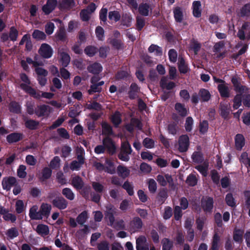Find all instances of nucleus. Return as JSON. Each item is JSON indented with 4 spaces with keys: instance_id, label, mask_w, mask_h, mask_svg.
<instances>
[{
    "instance_id": "nucleus-14",
    "label": "nucleus",
    "mask_w": 250,
    "mask_h": 250,
    "mask_svg": "<svg viewBox=\"0 0 250 250\" xmlns=\"http://www.w3.org/2000/svg\"><path fill=\"white\" fill-rule=\"evenodd\" d=\"M23 133L13 132L9 134L6 137V140L9 144H13L19 142L23 139Z\"/></svg>"
},
{
    "instance_id": "nucleus-30",
    "label": "nucleus",
    "mask_w": 250,
    "mask_h": 250,
    "mask_svg": "<svg viewBox=\"0 0 250 250\" xmlns=\"http://www.w3.org/2000/svg\"><path fill=\"white\" fill-rule=\"evenodd\" d=\"M201 6L200 1H194L192 3L193 15L196 18H199L201 16Z\"/></svg>"
},
{
    "instance_id": "nucleus-59",
    "label": "nucleus",
    "mask_w": 250,
    "mask_h": 250,
    "mask_svg": "<svg viewBox=\"0 0 250 250\" xmlns=\"http://www.w3.org/2000/svg\"><path fill=\"white\" fill-rule=\"evenodd\" d=\"M214 221L218 228H222L223 226L222 222V216L220 212H216L214 215Z\"/></svg>"
},
{
    "instance_id": "nucleus-27",
    "label": "nucleus",
    "mask_w": 250,
    "mask_h": 250,
    "mask_svg": "<svg viewBox=\"0 0 250 250\" xmlns=\"http://www.w3.org/2000/svg\"><path fill=\"white\" fill-rule=\"evenodd\" d=\"M150 6L147 3H141L138 7V11L143 16H147L149 15Z\"/></svg>"
},
{
    "instance_id": "nucleus-5",
    "label": "nucleus",
    "mask_w": 250,
    "mask_h": 250,
    "mask_svg": "<svg viewBox=\"0 0 250 250\" xmlns=\"http://www.w3.org/2000/svg\"><path fill=\"white\" fill-rule=\"evenodd\" d=\"M54 208L60 210H63L67 208L68 205V201L62 196H56L51 201Z\"/></svg>"
},
{
    "instance_id": "nucleus-63",
    "label": "nucleus",
    "mask_w": 250,
    "mask_h": 250,
    "mask_svg": "<svg viewBox=\"0 0 250 250\" xmlns=\"http://www.w3.org/2000/svg\"><path fill=\"white\" fill-rule=\"evenodd\" d=\"M26 167L23 165H21L17 169L18 176L20 178H24L27 175L26 172Z\"/></svg>"
},
{
    "instance_id": "nucleus-22",
    "label": "nucleus",
    "mask_w": 250,
    "mask_h": 250,
    "mask_svg": "<svg viewBox=\"0 0 250 250\" xmlns=\"http://www.w3.org/2000/svg\"><path fill=\"white\" fill-rule=\"evenodd\" d=\"M49 108V106L45 104L38 105L35 110V113L38 117L44 116Z\"/></svg>"
},
{
    "instance_id": "nucleus-54",
    "label": "nucleus",
    "mask_w": 250,
    "mask_h": 250,
    "mask_svg": "<svg viewBox=\"0 0 250 250\" xmlns=\"http://www.w3.org/2000/svg\"><path fill=\"white\" fill-rule=\"evenodd\" d=\"M225 201L228 206L232 208L236 207L235 199L232 193H229L226 195Z\"/></svg>"
},
{
    "instance_id": "nucleus-37",
    "label": "nucleus",
    "mask_w": 250,
    "mask_h": 250,
    "mask_svg": "<svg viewBox=\"0 0 250 250\" xmlns=\"http://www.w3.org/2000/svg\"><path fill=\"white\" fill-rule=\"evenodd\" d=\"M198 179L195 174L191 173L186 179V183L189 187H194L197 184Z\"/></svg>"
},
{
    "instance_id": "nucleus-42",
    "label": "nucleus",
    "mask_w": 250,
    "mask_h": 250,
    "mask_svg": "<svg viewBox=\"0 0 250 250\" xmlns=\"http://www.w3.org/2000/svg\"><path fill=\"white\" fill-rule=\"evenodd\" d=\"M148 51L149 53L155 52V55L158 56H162L163 54V49L162 47L154 44H152L149 46Z\"/></svg>"
},
{
    "instance_id": "nucleus-4",
    "label": "nucleus",
    "mask_w": 250,
    "mask_h": 250,
    "mask_svg": "<svg viewBox=\"0 0 250 250\" xmlns=\"http://www.w3.org/2000/svg\"><path fill=\"white\" fill-rule=\"evenodd\" d=\"M103 144L104 146L105 150L110 155H114L116 151V146L113 140L109 137H105L103 139Z\"/></svg>"
},
{
    "instance_id": "nucleus-55",
    "label": "nucleus",
    "mask_w": 250,
    "mask_h": 250,
    "mask_svg": "<svg viewBox=\"0 0 250 250\" xmlns=\"http://www.w3.org/2000/svg\"><path fill=\"white\" fill-rule=\"evenodd\" d=\"M122 188L126 191L129 196L134 195L133 186L128 181H125L123 185Z\"/></svg>"
},
{
    "instance_id": "nucleus-15",
    "label": "nucleus",
    "mask_w": 250,
    "mask_h": 250,
    "mask_svg": "<svg viewBox=\"0 0 250 250\" xmlns=\"http://www.w3.org/2000/svg\"><path fill=\"white\" fill-rule=\"evenodd\" d=\"M173 16L175 21L181 23L184 20V12L182 7L176 6L173 9Z\"/></svg>"
},
{
    "instance_id": "nucleus-6",
    "label": "nucleus",
    "mask_w": 250,
    "mask_h": 250,
    "mask_svg": "<svg viewBox=\"0 0 250 250\" xmlns=\"http://www.w3.org/2000/svg\"><path fill=\"white\" fill-rule=\"evenodd\" d=\"M214 201L211 197L207 196L206 199L202 198L201 201V206L205 212L211 213L213 208Z\"/></svg>"
},
{
    "instance_id": "nucleus-17",
    "label": "nucleus",
    "mask_w": 250,
    "mask_h": 250,
    "mask_svg": "<svg viewBox=\"0 0 250 250\" xmlns=\"http://www.w3.org/2000/svg\"><path fill=\"white\" fill-rule=\"evenodd\" d=\"M217 89L222 98H229L230 96L229 89L227 83L219 84Z\"/></svg>"
},
{
    "instance_id": "nucleus-38",
    "label": "nucleus",
    "mask_w": 250,
    "mask_h": 250,
    "mask_svg": "<svg viewBox=\"0 0 250 250\" xmlns=\"http://www.w3.org/2000/svg\"><path fill=\"white\" fill-rule=\"evenodd\" d=\"M233 109H237L242 105V102H243L242 94H237L233 99Z\"/></svg>"
},
{
    "instance_id": "nucleus-1",
    "label": "nucleus",
    "mask_w": 250,
    "mask_h": 250,
    "mask_svg": "<svg viewBox=\"0 0 250 250\" xmlns=\"http://www.w3.org/2000/svg\"><path fill=\"white\" fill-rule=\"evenodd\" d=\"M20 86L26 93L29 94L31 96L36 99H40L41 97L51 99L54 96L53 93L50 92H42L41 91L37 92L36 90L31 86L23 84V83H21Z\"/></svg>"
},
{
    "instance_id": "nucleus-19",
    "label": "nucleus",
    "mask_w": 250,
    "mask_h": 250,
    "mask_svg": "<svg viewBox=\"0 0 250 250\" xmlns=\"http://www.w3.org/2000/svg\"><path fill=\"white\" fill-rule=\"evenodd\" d=\"M110 119L114 127H118L122 122V114L119 111H116L111 115Z\"/></svg>"
},
{
    "instance_id": "nucleus-43",
    "label": "nucleus",
    "mask_w": 250,
    "mask_h": 250,
    "mask_svg": "<svg viewBox=\"0 0 250 250\" xmlns=\"http://www.w3.org/2000/svg\"><path fill=\"white\" fill-rule=\"evenodd\" d=\"M132 20V17L129 14H125L122 17V24L129 27L131 25Z\"/></svg>"
},
{
    "instance_id": "nucleus-58",
    "label": "nucleus",
    "mask_w": 250,
    "mask_h": 250,
    "mask_svg": "<svg viewBox=\"0 0 250 250\" xmlns=\"http://www.w3.org/2000/svg\"><path fill=\"white\" fill-rule=\"evenodd\" d=\"M95 34L96 37L100 41H103L104 39V31L103 28L100 26H98L95 29Z\"/></svg>"
},
{
    "instance_id": "nucleus-41",
    "label": "nucleus",
    "mask_w": 250,
    "mask_h": 250,
    "mask_svg": "<svg viewBox=\"0 0 250 250\" xmlns=\"http://www.w3.org/2000/svg\"><path fill=\"white\" fill-rule=\"evenodd\" d=\"M84 53L88 57H93L97 52L98 48L92 45H88L84 49Z\"/></svg>"
},
{
    "instance_id": "nucleus-20",
    "label": "nucleus",
    "mask_w": 250,
    "mask_h": 250,
    "mask_svg": "<svg viewBox=\"0 0 250 250\" xmlns=\"http://www.w3.org/2000/svg\"><path fill=\"white\" fill-rule=\"evenodd\" d=\"M102 70L101 64L98 62H94L87 67L88 72L93 74H99Z\"/></svg>"
},
{
    "instance_id": "nucleus-64",
    "label": "nucleus",
    "mask_w": 250,
    "mask_h": 250,
    "mask_svg": "<svg viewBox=\"0 0 250 250\" xmlns=\"http://www.w3.org/2000/svg\"><path fill=\"white\" fill-rule=\"evenodd\" d=\"M55 244L58 248L62 247V250H74L68 245L65 243L62 244V242L59 238L55 239Z\"/></svg>"
},
{
    "instance_id": "nucleus-13",
    "label": "nucleus",
    "mask_w": 250,
    "mask_h": 250,
    "mask_svg": "<svg viewBox=\"0 0 250 250\" xmlns=\"http://www.w3.org/2000/svg\"><path fill=\"white\" fill-rule=\"evenodd\" d=\"M220 115L224 120H228L231 111L229 104L221 103L220 104Z\"/></svg>"
},
{
    "instance_id": "nucleus-57",
    "label": "nucleus",
    "mask_w": 250,
    "mask_h": 250,
    "mask_svg": "<svg viewBox=\"0 0 250 250\" xmlns=\"http://www.w3.org/2000/svg\"><path fill=\"white\" fill-rule=\"evenodd\" d=\"M148 188L151 193H154L157 190V183L153 179H149L147 182Z\"/></svg>"
},
{
    "instance_id": "nucleus-16",
    "label": "nucleus",
    "mask_w": 250,
    "mask_h": 250,
    "mask_svg": "<svg viewBox=\"0 0 250 250\" xmlns=\"http://www.w3.org/2000/svg\"><path fill=\"white\" fill-rule=\"evenodd\" d=\"M140 88L136 83H132L128 92L129 98L131 100L135 99L138 96L137 94L140 92Z\"/></svg>"
},
{
    "instance_id": "nucleus-32",
    "label": "nucleus",
    "mask_w": 250,
    "mask_h": 250,
    "mask_svg": "<svg viewBox=\"0 0 250 250\" xmlns=\"http://www.w3.org/2000/svg\"><path fill=\"white\" fill-rule=\"evenodd\" d=\"M29 216L31 220H41L42 218L40 210L37 211V208L34 207L30 209Z\"/></svg>"
},
{
    "instance_id": "nucleus-56",
    "label": "nucleus",
    "mask_w": 250,
    "mask_h": 250,
    "mask_svg": "<svg viewBox=\"0 0 250 250\" xmlns=\"http://www.w3.org/2000/svg\"><path fill=\"white\" fill-rule=\"evenodd\" d=\"M18 34L19 32L15 26H11L10 28L9 36L11 41L13 42L16 41L17 39Z\"/></svg>"
},
{
    "instance_id": "nucleus-10",
    "label": "nucleus",
    "mask_w": 250,
    "mask_h": 250,
    "mask_svg": "<svg viewBox=\"0 0 250 250\" xmlns=\"http://www.w3.org/2000/svg\"><path fill=\"white\" fill-rule=\"evenodd\" d=\"M17 183V180L15 177L9 176L4 177L2 181V186L3 189L9 191L11 189V187L15 186Z\"/></svg>"
},
{
    "instance_id": "nucleus-53",
    "label": "nucleus",
    "mask_w": 250,
    "mask_h": 250,
    "mask_svg": "<svg viewBox=\"0 0 250 250\" xmlns=\"http://www.w3.org/2000/svg\"><path fill=\"white\" fill-rule=\"evenodd\" d=\"M220 240V238L219 235L217 233H215L213 236L212 241L211 243V249L212 250H218V244Z\"/></svg>"
},
{
    "instance_id": "nucleus-28",
    "label": "nucleus",
    "mask_w": 250,
    "mask_h": 250,
    "mask_svg": "<svg viewBox=\"0 0 250 250\" xmlns=\"http://www.w3.org/2000/svg\"><path fill=\"white\" fill-rule=\"evenodd\" d=\"M243 230L239 229H235L233 234V239L234 241L238 243H241L243 241Z\"/></svg>"
},
{
    "instance_id": "nucleus-2",
    "label": "nucleus",
    "mask_w": 250,
    "mask_h": 250,
    "mask_svg": "<svg viewBox=\"0 0 250 250\" xmlns=\"http://www.w3.org/2000/svg\"><path fill=\"white\" fill-rule=\"evenodd\" d=\"M143 226L142 219L138 217H133L129 222L127 226V230L131 234L140 232Z\"/></svg>"
},
{
    "instance_id": "nucleus-61",
    "label": "nucleus",
    "mask_w": 250,
    "mask_h": 250,
    "mask_svg": "<svg viewBox=\"0 0 250 250\" xmlns=\"http://www.w3.org/2000/svg\"><path fill=\"white\" fill-rule=\"evenodd\" d=\"M108 18L111 21H118L121 18V15L117 11H110L108 13Z\"/></svg>"
},
{
    "instance_id": "nucleus-48",
    "label": "nucleus",
    "mask_w": 250,
    "mask_h": 250,
    "mask_svg": "<svg viewBox=\"0 0 250 250\" xmlns=\"http://www.w3.org/2000/svg\"><path fill=\"white\" fill-rule=\"evenodd\" d=\"M62 194L70 201L74 200L75 198V195L72 190L68 188H65L62 190Z\"/></svg>"
},
{
    "instance_id": "nucleus-25",
    "label": "nucleus",
    "mask_w": 250,
    "mask_h": 250,
    "mask_svg": "<svg viewBox=\"0 0 250 250\" xmlns=\"http://www.w3.org/2000/svg\"><path fill=\"white\" fill-rule=\"evenodd\" d=\"M235 146L237 150H241L245 145V138L241 134H237L235 137Z\"/></svg>"
},
{
    "instance_id": "nucleus-31",
    "label": "nucleus",
    "mask_w": 250,
    "mask_h": 250,
    "mask_svg": "<svg viewBox=\"0 0 250 250\" xmlns=\"http://www.w3.org/2000/svg\"><path fill=\"white\" fill-rule=\"evenodd\" d=\"M117 173L119 176L123 178L127 177L130 174V170L125 167L119 165L117 168Z\"/></svg>"
},
{
    "instance_id": "nucleus-26",
    "label": "nucleus",
    "mask_w": 250,
    "mask_h": 250,
    "mask_svg": "<svg viewBox=\"0 0 250 250\" xmlns=\"http://www.w3.org/2000/svg\"><path fill=\"white\" fill-rule=\"evenodd\" d=\"M9 110L11 113L20 114L21 113V106L19 103L13 101L9 104Z\"/></svg>"
},
{
    "instance_id": "nucleus-34",
    "label": "nucleus",
    "mask_w": 250,
    "mask_h": 250,
    "mask_svg": "<svg viewBox=\"0 0 250 250\" xmlns=\"http://www.w3.org/2000/svg\"><path fill=\"white\" fill-rule=\"evenodd\" d=\"M88 218V213L86 210L82 211L76 218L77 223L80 225H83Z\"/></svg>"
},
{
    "instance_id": "nucleus-12",
    "label": "nucleus",
    "mask_w": 250,
    "mask_h": 250,
    "mask_svg": "<svg viewBox=\"0 0 250 250\" xmlns=\"http://www.w3.org/2000/svg\"><path fill=\"white\" fill-rule=\"evenodd\" d=\"M115 213V208L112 205H110L106 207V210L105 211V218L109 221L108 224L110 226L114 225L115 222L114 214Z\"/></svg>"
},
{
    "instance_id": "nucleus-29",
    "label": "nucleus",
    "mask_w": 250,
    "mask_h": 250,
    "mask_svg": "<svg viewBox=\"0 0 250 250\" xmlns=\"http://www.w3.org/2000/svg\"><path fill=\"white\" fill-rule=\"evenodd\" d=\"M51 209L52 207L51 205L47 203H42L40 209L42 216L48 217Z\"/></svg>"
},
{
    "instance_id": "nucleus-46",
    "label": "nucleus",
    "mask_w": 250,
    "mask_h": 250,
    "mask_svg": "<svg viewBox=\"0 0 250 250\" xmlns=\"http://www.w3.org/2000/svg\"><path fill=\"white\" fill-rule=\"evenodd\" d=\"M158 197L159 198V201L163 203L168 197L167 189L166 188H160Z\"/></svg>"
},
{
    "instance_id": "nucleus-47",
    "label": "nucleus",
    "mask_w": 250,
    "mask_h": 250,
    "mask_svg": "<svg viewBox=\"0 0 250 250\" xmlns=\"http://www.w3.org/2000/svg\"><path fill=\"white\" fill-rule=\"evenodd\" d=\"M6 235L10 239H13L18 237L19 235V233L18 229L16 227H12L7 230Z\"/></svg>"
},
{
    "instance_id": "nucleus-21",
    "label": "nucleus",
    "mask_w": 250,
    "mask_h": 250,
    "mask_svg": "<svg viewBox=\"0 0 250 250\" xmlns=\"http://www.w3.org/2000/svg\"><path fill=\"white\" fill-rule=\"evenodd\" d=\"M238 15L241 18L250 17V2L244 4L240 8Z\"/></svg>"
},
{
    "instance_id": "nucleus-8",
    "label": "nucleus",
    "mask_w": 250,
    "mask_h": 250,
    "mask_svg": "<svg viewBox=\"0 0 250 250\" xmlns=\"http://www.w3.org/2000/svg\"><path fill=\"white\" fill-rule=\"evenodd\" d=\"M39 53L43 58L49 59L52 56L53 49L49 44L44 43L41 45Z\"/></svg>"
},
{
    "instance_id": "nucleus-3",
    "label": "nucleus",
    "mask_w": 250,
    "mask_h": 250,
    "mask_svg": "<svg viewBox=\"0 0 250 250\" xmlns=\"http://www.w3.org/2000/svg\"><path fill=\"white\" fill-rule=\"evenodd\" d=\"M132 149L128 142L122 144L120 153L118 157L120 160L124 162H128L130 159L129 155L131 153Z\"/></svg>"
},
{
    "instance_id": "nucleus-50",
    "label": "nucleus",
    "mask_w": 250,
    "mask_h": 250,
    "mask_svg": "<svg viewBox=\"0 0 250 250\" xmlns=\"http://www.w3.org/2000/svg\"><path fill=\"white\" fill-rule=\"evenodd\" d=\"M178 69L182 74H186L188 71V67L185 63V61L183 58L179 60L178 63Z\"/></svg>"
},
{
    "instance_id": "nucleus-7",
    "label": "nucleus",
    "mask_w": 250,
    "mask_h": 250,
    "mask_svg": "<svg viewBox=\"0 0 250 250\" xmlns=\"http://www.w3.org/2000/svg\"><path fill=\"white\" fill-rule=\"evenodd\" d=\"M189 146V139L187 135L180 136L178 140V150L181 152H186Z\"/></svg>"
},
{
    "instance_id": "nucleus-62",
    "label": "nucleus",
    "mask_w": 250,
    "mask_h": 250,
    "mask_svg": "<svg viewBox=\"0 0 250 250\" xmlns=\"http://www.w3.org/2000/svg\"><path fill=\"white\" fill-rule=\"evenodd\" d=\"M162 250H170L173 245L172 242L167 238L162 240Z\"/></svg>"
},
{
    "instance_id": "nucleus-24",
    "label": "nucleus",
    "mask_w": 250,
    "mask_h": 250,
    "mask_svg": "<svg viewBox=\"0 0 250 250\" xmlns=\"http://www.w3.org/2000/svg\"><path fill=\"white\" fill-rule=\"evenodd\" d=\"M175 109L181 117H185L188 114L187 109L185 107V105L180 103L175 104Z\"/></svg>"
},
{
    "instance_id": "nucleus-51",
    "label": "nucleus",
    "mask_w": 250,
    "mask_h": 250,
    "mask_svg": "<svg viewBox=\"0 0 250 250\" xmlns=\"http://www.w3.org/2000/svg\"><path fill=\"white\" fill-rule=\"evenodd\" d=\"M61 57L62 65L63 67L67 66L70 62V56L67 53L63 52L61 54Z\"/></svg>"
},
{
    "instance_id": "nucleus-9",
    "label": "nucleus",
    "mask_w": 250,
    "mask_h": 250,
    "mask_svg": "<svg viewBox=\"0 0 250 250\" xmlns=\"http://www.w3.org/2000/svg\"><path fill=\"white\" fill-rule=\"evenodd\" d=\"M136 248L137 250H149V244L145 236L140 235L136 238Z\"/></svg>"
},
{
    "instance_id": "nucleus-40",
    "label": "nucleus",
    "mask_w": 250,
    "mask_h": 250,
    "mask_svg": "<svg viewBox=\"0 0 250 250\" xmlns=\"http://www.w3.org/2000/svg\"><path fill=\"white\" fill-rule=\"evenodd\" d=\"M32 37L37 41H43L46 39V35L43 32L38 29H35L32 33Z\"/></svg>"
},
{
    "instance_id": "nucleus-39",
    "label": "nucleus",
    "mask_w": 250,
    "mask_h": 250,
    "mask_svg": "<svg viewBox=\"0 0 250 250\" xmlns=\"http://www.w3.org/2000/svg\"><path fill=\"white\" fill-rule=\"evenodd\" d=\"M103 133L107 135H112L113 133L112 126L107 122H103L101 124Z\"/></svg>"
},
{
    "instance_id": "nucleus-45",
    "label": "nucleus",
    "mask_w": 250,
    "mask_h": 250,
    "mask_svg": "<svg viewBox=\"0 0 250 250\" xmlns=\"http://www.w3.org/2000/svg\"><path fill=\"white\" fill-rule=\"evenodd\" d=\"M208 129V121L203 120L200 122L199 125V130L200 134H205Z\"/></svg>"
},
{
    "instance_id": "nucleus-49",
    "label": "nucleus",
    "mask_w": 250,
    "mask_h": 250,
    "mask_svg": "<svg viewBox=\"0 0 250 250\" xmlns=\"http://www.w3.org/2000/svg\"><path fill=\"white\" fill-rule=\"evenodd\" d=\"M105 164L106 165L105 171L111 174H114L115 168L114 163L111 160L107 159L105 160Z\"/></svg>"
},
{
    "instance_id": "nucleus-44",
    "label": "nucleus",
    "mask_w": 250,
    "mask_h": 250,
    "mask_svg": "<svg viewBox=\"0 0 250 250\" xmlns=\"http://www.w3.org/2000/svg\"><path fill=\"white\" fill-rule=\"evenodd\" d=\"M51 174L52 170L50 168L48 167H44L42 170L41 180L44 181L49 179L51 176Z\"/></svg>"
},
{
    "instance_id": "nucleus-60",
    "label": "nucleus",
    "mask_w": 250,
    "mask_h": 250,
    "mask_svg": "<svg viewBox=\"0 0 250 250\" xmlns=\"http://www.w3.org/2000/svg\"><path fill=\"white\" fill-rule=\"evenodd\" d=\"M112 46L117 50L122 49L124 46V43L121 40L113 39L110 41Z\"/></svg>"
},
{
    "instance_id": "nucleus-23",
    "label": "nucleus",
    "mask_w": 250,
    "mask_h": 250,
    "mask_svg": "<svg viewBox=\"0 0 250 250\" xmlns=\"http://www.w3.org/2000/svg\"><path fill=\"white\" fill-rule=\"evenodd\" d=\"M36 231L38 234L41 236L47 235L49 233L48 226L42 224L37 225Z\"/></svg>"
},
{
    "instance_id": "nucleus-33",
    "label": "nucleus",
    "mask_w": 250,
    "mask_h": 250,
    "mask_svg": "<svg viewBox=\"0 0 250 250\" xmlns=\"http://www.w3.org/2000/svg\"><path fill=\"white\" fill-rule=\"evenodd\" d=\"M199 95L203 102H208L210 98L211 95L208 90L205 88H201L199 91Z\"/></svg>"
},
{
    "instance_id": "nucleus-35",
    "label": "nucleus",
    "mask_w": 250,
    "mask_h": 250,
    "mask_svg": "<svg viewBox=\"0 0 250 250\" xmlns=\"http://www.w3.org/2000/svg\"><path fill=\"white\" fill-rule=\"evenodd\" d=\"M191 159L194 163L197 164L202 163L204 160L203 154L200 151H194L191 155Z\"/></svg>"
},
{
    "instance_id": "nucleus-52",
    "label": "nucleus",
    "mask_w": 250,
    "mask_h": 250,
    "mask_svg": "<svg viewBox=\"0 0 250 250\" xmlns=\"http://www.w3.org/2000/svg\"><path fill=\"white\" fill-rule=\"evenodd\" d=\"M208 164L204 163L203 165H198L195 167V168L197 169L204 177H206L208 175Z\"/></svg>"
},
{
    "instance_id": "nucleus-11",
    "label": "nucleus",
    "mask_w": 250,
    "mask_h": 250,
    "mask_svg": "<svg viewBox=\"0 0 250 250\" xmlns=\"http://www.w3.org/2000/svg\"><path fill=\"white\" fill-rule=\"evenodd\" d=\"M57 5V0H47L46 4L42 6V10L45 15H49L55 10Z\"/></svg>"
},
{
    "instance_id": "nucleus-36",
    "label": "nucleus",
    "mask_w": 250,
    "mask_h": 250,
    "mask_svg": "<svg viewBox=\"0 0 250 250\" xmlns=\"http://www.w3.org/2000/svg\"><path fill=\"white\" fill-rule=\"evenodd\" d=\"M39 124V121L29 119L25 122V126L30 130H36L38 128Z\"/></svg>"
},
{
    "instance_id": "nucleus-18",
    "label": "nucleus",
    "mask_w": 250,
    "mask_h": 250,
    "mask_svg": "<svg viewBox=\"0 0 250 250\" xmlns=\"http://www.w3.org/2000/svg\"><path fill=\"white\" fill-rule=\"evenodd\" d=\"M71 185L77 190L82 189L84 186V182L82 178L79 175L72 178Z\"/></svg>"
}]
</instances>
